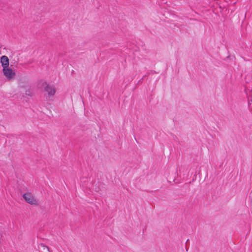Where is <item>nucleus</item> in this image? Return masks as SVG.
Returning <instances> with one entry per match:
<instances>
[{
	"label": "nucleus",
	"mask_w": 252,
	"mask_h": 252,
	"mask_svg": "<svg viewBox=\"0 0 252 252\" xmlns=\"http://www.w3.org/2000/svg\"><path fill=\"white\" fill-rule=\"evenodd\" d=\"M25 94L30 96H32V93L30 89L26 90L25 92Z\"/></svg>",
	"instance_id": "6"
},
{
	"label": "nucleus",
	"mask_w": 252,
	"mask_h": 252,
	"mask_svg": "<svg viewBox=\"0 0 252 252\" xmlns=\"http://www.w3.org/2000/svg\"><path fill=\"white\" fill-rule=\"evenodd\" d=\"M189 239H188V240H187V241H186V243L189 242Z\"/></svg>",
	"instance_id": "7"
},
{
	"label": "nucleus",
	"mask_w": 252,
	"mask_h": 252,
	"mask_svg": "<svg viewBox=\"0 0 252 252\" xmlns=\"http://www.w3.org/2000/svg\"><path fill=\"white\" fill-rule=\"evenodd\" d=\"M25 200L29 204L32 205H37V201L30 192H26L23 195Z\"/></svg>",
	"instance_id": "2"
},
{
	"label": "nucleus",
	"mask_w": 252,
	"mask_h": 252,
	"mask_svg": "<svg viewBox=\"0 0 252 252\" xmlns=\"http://www.w3.org/2000/svg\"><path fill=\"white\" fill-rule=\"evenodd\" d=\"M42 86L44 87V91L47 92L49 96H53L56 93V90L53 86L50 85L46 81H44L42 83Z\"/></svg>",
	"instance_id": "1"
},
{
	"label": "nucleus",
	"mask_w": 252,
	"mask_h": 252,
	"mask_svg": "<svg viewBox=\"0 0 252 252\" xmlns=\"http://www.w3.org/2000/svg\"><path fill=\"white\" fill-rule=\"evenodd\" d=\"M142 79H143V78H142V79L139 81V82H140V81H141V80H142Z\"/></svg>",
	"instance_id": "8"
},
{
	"label": "nucleus",
	"mask_w": 252,
	"mask_h": 252,
	"mask_svg": "<svg viewBox=\"0 0 252 252\" xmlns=\"http://www.w3.org/2000/svg\"><path fill=\"white\" fill-rule=\"evenodd\" d=\"M38 248L42 249V250L44 251L45 252H50L49 247L46 246L44 244H40L39 245V246H38Z\"/></svg>",
	"instance_id": "5"
},
{
	"label": "nucleus",
	"mask_w": 252,
	"mask_h": 252,
	"mask_svg": "<svg viewBox=\"0 0 252 252\" xmlns=\"http://www.w3.org/2000/svg\"><path fill=\"white\" fill-rule=\"evenodd\" d=\"M0 63L3 67V68H6L9 66V60L8 57L5 55H3L0 58Z\"/></svg>",
	"instance_id": "4"
},
{
	"label": "nucleus",
	"mask_w": 252,
	"mask_h": 252,
	"mask_svg": "<svg viewBox=\"0 0 252 252\" xmlns=\"http://www.w3.org/2000/svg\"><path fill=\"white\" fill-rule=\"evenodd\" d=\"M2 72L4 75L9 80L13 79L15 77V72L9 67L3 68Z\"/></svg>",
	"instance_id": "3"
}]
</instances>
